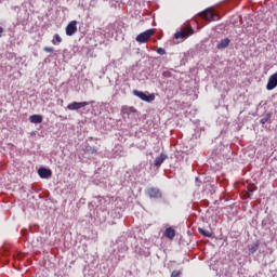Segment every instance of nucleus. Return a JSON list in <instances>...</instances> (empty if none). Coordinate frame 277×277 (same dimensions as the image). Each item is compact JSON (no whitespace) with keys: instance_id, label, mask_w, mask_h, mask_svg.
Instances as JSON below:
<instances>
[{"instance_id":"obj_1","label":"nucleus","mask_w":277,"mask_h":277,"mask_svg":"<svg viewBox=\"0 0 277 277\" xmlns=\"http://www.w3.org/2000/svg\"><path fill=\"white\" fill-rule=\"evenodd\" d=\"M189 36H194V28L192 27H184L180 31L174 34L175 40H187Z\"/></svg>"},{"instance_id":"obj_2","label":"nucleus","mask_w":277,"mask_h":277,"mask_svg":"<svg viewBox=\"0 0 277 277\" xmlns=\"http://www.w3.org/2000/svg\"><path fill=\"white\" fill-rule=\"evenodd\" d=\"M155 36V29H147L144 32H141L140 35L136 36V42H140V44H144L150 40Z\"/></svg>"},{"instance_id":"obj_3","label":"nucleus","mask_w":277,"mask_h":277,"mask_svg":"<svg viewBox=\"0 0 277 277\" xmlns=\"http://www.w3.org/2000/svg\"><path fill=\"white\" fill-rule=\"evenodd\" d=\"M198 16L200 18H203V21H207V23H211L212 21H215V16H217L213 10L207 9L203 12L198 13Z\"/></svg>"},{"instance_id":"obj_4","label":"nucleus","mask_w":277,"mask_h":277,"mask_svg":"<svg viewBox=\"0 0 277 277\" xmlns=\"http://www.w3.org/2000/svg\"><path fill=\"white\" fill-rule=\"evenodd\" d=\"M92 103L94 102H72L67 105V109H69V111H77L82 107H88V105H92Z\"/></svg>"},{"instance_id":"obj_5","label":"nucleus","mask_w":277,"mask_h":277,"mask_svg":"<svg viewBox=\"0 0 277 277\" xmlns=\"http://www.w3.org/2000/svg\"><path fill=\"white\" fill-rule=\"evenodd\" d=\"M133 94L141 98V101H145V103H153V101H155V94L147 95L146 93L137 90H134Z\"/></svg>"},{"instance_id":"obj_6","label":"nucleus","mask_w":277,"mask_h":277,"mask_svg":"<svg viewBox=\"0 0 277 277\" xmlns=\"http://www.w3.org/2000/svg\"><path fill=\"white\" fill-rule=\"evenodd\" d=\"M146 196H148V198H155V199H159L162 197L161 190L157 187H149L145 190Z\"/></svg>"},{"instance_id":"obj_7","label":"nucleus","mask_w":277,"mask_h":277,"mask_svg":"<svg viewBox=\"0 0 277 277\" xmlns=\"http://www.w3.org/2000/svg\"><path fill=\"white\" fill-rule=\"evenodd\" d=\"M66 36H75L77 34V21H71L65 28Z\"/></svg>"},{"instance_id":"obj_8","label":"nucleus","mask_w":277,"mask_h":277,"mask_svg":"<svg viewBox=\"0 0 277 277\" xmlns=\"http://www.w3.org/2000/svg\"><path fill=\"white\" fill-rule=\"evenodd\" d=\"M275 88H277V72L273 74L268 78V82L266 84V90L268 91L275 90Z\"/></svg>"},{"instance_id":"obj_9","label":"nucleus","mask_w":277,"mask_h":277,"mask_svg":"<svg viewBox=\"0 0 277 277\" xmlns=\"http://www.w3.org/2000/svg\"><path fill=\"white\" fill-rule=\"evenodd\" d=\"M38 174H39L40 179H51V175L53 174V172L50 169L40 168L38 170Z\"/></svg>"},{"instance_id":"obj_10","label":"nucleus","mask_w":277,"mask_h":277,"mask_svg":"<svg viewBox=\"0 0 277 277\" xmlns=\"http://www.w3.org/2000/svg\"><path fill=\"white\" fill-rule=\"evenodd\" d=\"M166 159H168V156L166 154H160V156L156 157L154 166L156 168H160V166L163 163V161H166Z\"/></svg>"},{"instance_id":"obj_11","label":"nucleus","mask_w":277,"mask_h":277,"mask_svg":"<svg viewBox=\"0 0 277 277\" xmlns=\"http://www.w3.org/2000/svg\"><path fill=\"white\" fill-rule=\"evenodd\" d=\"M164 237H167V239H174V237H176V230H174V228L169 227L164 230Z\"/></svg>"},{"instance_id":"obj_12","label":"nucleus","mask_w":277,"mask_h":277,"mask_svg":"<svg viewBox=\"0 0 277 277\" xmlns=\"http://www.w3.org/2000/svg\"><path fill=\"white\" fill-rule=\"evenodd\" d=\"M29 121L32 124H40L42 122V115H31L29 117Z\"/></svg>"},{"instance_id":"obj_13","label":"nucleus","mask_w":277,"mask_h":277,"mask_svg":"<svg viewBox=\"0 0 277 277\" xmlns=\"http://www.w3.org/2000/svg\"><path fill=\"white\" fill-rule=\"evenodd\" d=\"M230 44V39L228 38H225V39H222L217 45H216V49H226V47H228Z\"/></svg>"},{"instance_id":"obj_14","label":"nucleus","mask_w":277,"mask_h":277,"mask_svg":"<svg viewBox=\"0 0 277 277\" xmlns=\"http://www.w3.org/2000/svg\"><path fill=\"white\" fill-rule=\"evenodd\" d=\"M61 42H62V37L58 34L54 35V39L52 40V44L57 45V44H61Z\"/></svg>"},{"instance_id":"obj_15","label":"nucleus","mask_w":277,"mask_h":277,"mask_svg":"<svg viewBox=\"0 0 277 277\" xmlns=\"http://www.w3.org/2000/svg\"><path fill=\"white\" fill-rule=\"evenodd\" d=\"M269 118H272V113L266 114V116L260 120L261 124H266V122L269 121Z\"/></svg>"},{"instance_id":"obj_16","label":"nucleus","mask_w":277,"mask_h":277,"mask_svg":"<svg viewBox=\"0 0 277 277\" xmlns=\"http://www.w3.org/2000/svg\"><path fill=\"white\" fill-rule=\"evenodd\" d=\"M259 246H261L259 243V241H256L253 246H251V248L249 249L251 254H254V252H256V250H259Z\"/></svg>"},{"instance_id":"obj_17","label":"nucleus","mask_w":277,"mask_h":277,"mask_svg":"<svg viewBox=\"0 0 277 277\" xmlns=\"http://www.w3.org/2000/svg\"><path fill=\"white\" fill-rule=\"evenodd\" d=\"M199 233H200V235H203V237H211L212 236L211 232H209L207 229L199 228Z\"/></svg>"},{"instance_id":"obj_18","label":"nucleus","mask_w":277,"mask_h":277,"mask_svg":"<svg viewBox=\"0 0 277 277\" xmlns=\"http://www.w3.org/2000/svg\"><path fill=\"white\" fill-rule=\"evenodd\" d=\"M183 275V273L181 271H173L171 273V277H181Z\"/></svg>"},{"instance_id":"obj_19","label":"nucleus","mask_w":277,"mask_h":277,"mask_svg":"<svg viewBox=\"0 0 277 277\" xmlns=\"http://www.w3.org/2000/svg\"><path fill=\"white\" fill-rule=\"evenodd\" d=\"M43 51H44L45 53H53V52L55 51V49H54V48L44 47V48H43Z\"/></svg>"},{"instance_id":"obj_20","label":"nucleus","mask_w":277,"mask_h":277,"mask_svg":"<svg viewBox=\"0 0 277 277\" xmlns=\"http://www.w3.org/2000/svg\"><path fill=\"white\" fill-rule=\"evenodd\" d=\"M158 55H166V49L163 48H158L157 51Z\"/></svg>"},{"instance_id":"obj_21","label":"nucleus","mask_w":277,"mask_h":277,"mask_svg":"<svg viewBox=\"0 0 277 277\" xmlns=\"http://www.w3.org/2000/svg\"><path fill=\"white\" fill-rule=\"evenodd\" d=\"M252 194H254V189L248 188V193H247L248 198H250Z\"/></svg>"},{"instance_id":"obj_22","label":"nucleus","mask_w":277,"mask_h":277,"mask_svg":"<svg viewBox=\"0 0 277 277\" xmlns=\"http://www.w3.org/2000/svg\"><path fill=\"white\" fill-rule=\"evenodd\" d=\"M127 111H132V113H135V108L134 107H129V108H126ZM122 111H124V108L122 109Z\"/></svg>"},{"instance_id":"obj_23","label":"nucleus","mask_w":277,"mask_h":277,"mask_svg":"<svg viewBox=\"0 0 277 277\" xmlns=\"http://www.w3.org/2000/svg\"><path fill=\"white\" fill-rule=\"evenodd\" d=\"M3 36V27L0 26V38Z\"/></svg>"}]
</instances>
